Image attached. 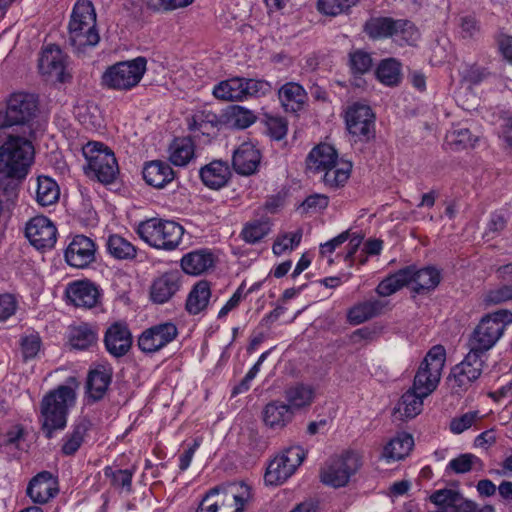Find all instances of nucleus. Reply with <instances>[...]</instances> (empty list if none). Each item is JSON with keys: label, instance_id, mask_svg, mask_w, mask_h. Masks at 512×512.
<instances>
[{"label": "nucleus", "instance_id": "nucleus-1", "mask_svg": "<svg viewBox=\"0 0 512 512\" xmlns=\"http://www.w3.org/2000/svg\"><path fill=\"white\" fill-rule=\"evenodd\" d=\"M28 134H0V176L21 180L28 174L34 159V147Z\"/></svg>", "mask_w": 512, "mask_h": 512}, {"label": "nucleus", "instance_id": "nucleus-2", "mask_svg": "<svg viewBox=\"0 0 512 512\" xmlns=\"http://www.w3.org/2000/svg\"><path fill=\"white\" fill-rule=\"evenodd\" d=\"M78 383L74 377L67 380V385H60L49 392L41 401L40 420L47 438H52L53 432L66 426L68 410L75 403V388Z\"/></svg>", "mask_w": 512, "mask_h": 512}, {"label": "nucleus", "instance_id": "nucleus-3", "mask_svg": "<svg viewBox=\"0 0 512 512\" xmlns=\"http://www.w3.org/2000/svg\"><path fill=\"white\" fill-rule=\"evenodd\" d=\"M250 499L248 485L230 483L210 489L196 512H243Z\"/></svg>", "mask_w": 512, "mask_h": 512}, {"label": "nucleus", "instance_id": "nucleus-4", "mask_svg": "<svg viewBox=\"0 0 512 512\" xmlns=\"http://www.w3.org/2000/svg\"><path fill=\"white\" fill-rule=\"evenodd\" d=\"M511 323L512 312L506 309L484 316L469 338V351L485 358L486 352L497 343L506 326Z\"/></svg>", "mask_w": 512, "mask_h": 512}, {"label": "nucleus", "instance_id": "nucleus-5", "mask_svg": "<svg viewBox=\"0 0 512 512\" xmlns=\"http://www.w3.org/2000/svg\"><path fill=\"white\" fill-rule=\"evenodd\" d=\"M37 108V99L32 94L13 93L7 100L6 108L0 109V130L17 126L22 129L21 132L31 136V121Z\"/></svg>", "mask_w": 512, "mask_h": 512}, {"label": "nucleus", "instance_id": "nucleus-6", "mask_svg": "<svg viewBox=\"0 0 512 512\" xmlns=\"http://www.w3.org/2000/svg\"><path fill=\"white\" fill-rule=\"evenodd\" d=\"M137 233L150 246L170 251L180 244L184 228L174 221L151 218L138 225Z\"/></svg>", "mask_w": 512, "mask_h": 512}, {"label": "nucleus", "instance_id": "nucleus-7", "mask_svg": "<svg viewBox=\"0 0 512 512\" xmlns=\"http://www.w3.org/2000/svg\"><path fill=\"white\" fill-rule=\"evenodd\" d=\"M446 361V351L442 345L433 346L421 362L413 381L414 392L428 397L432 394L441 379Z\"/></svg>", "mask_w": 512, "mask_h": 512}, {"label": "nucleus", "instance_id": "nucleus-8", "mask_svg": "<svg viewBox=\"0 0 512 512\" xmlns=\"http://www.w3.org/2000/svg\"><path fill=\"white\" fill-rule=\"evenodd\" d=\"M82 152L88 163L86 173L89 176L104 184L114 181L118 174V165L112 150L100 142H88L83 146Z\"/></svg>", "mask_w": 512, "mask_h": 512}, {"label": "nucleus", "instance_id": "nucleus-9", "mask_svg": "<svg viewBox=\"0 0 512 512\" xmlns=\"http://www.w3.org/2000/svg\"><path fill=\"white\" fill-rule=\"evenodd\" d=\"M146 65L147 60L144 57L116 63L104 72L102 82L110 89L129 90L140 82L146 71Z\"/></svg>", "mask_w": 512, "mask_h": 512}, {"label": "nucleus", "instance_id": "nucleus-10", "mask_svg": "<svg viewBox=\"0 0 512 512\" xmlns=\"http://www.w3.org/2000/svg\"><path fill=\"white\" fill-rule=\"evenodd\" d=\"M361 466V457L356 452H345L342 455L332 458L321 469V481L334 488L344 487L348 484Z\"/></svg>", "mask_w": 512, "mask_h": 512}, {"label": "nucleus", "instance_id": "nucleus-11", "mask_svg": "<svg viewBox=\"0 0 512 512\" xmlns=\"http://www.w3.org/2000/svg\"><path fill=\"white\" fill-rule=\"evenodd\" d=\"M484 364L485 358L469 351L463 361L451 369L447 377L451 391L456 394L467 391L482 374Z\"/></svg>", "mask_w": 512, "mask_h": 512}, {"label": "nucleus", "instance_id": "nucleus-12", "mask_svg": "<svg viewBox=\"0 0 512 512\" xmlns=\"http://www.w3.org/2000/svg\"><path fill=\"white\" fill-rule=\"evenodd\" d=\"M346 126L355 141L367 142L375 134V116L364 104H354L346 112Z\"/></svg>", "mask_w": 512, "mask_h": 512}, {"label": "nucleus", "instance_id": "nucleus-13", "mask_svg": "<svg viewBox=\"0 0 512 512\" xmlns=\"http://www.w3.org/2000/svg\"><path fill=\"white\" fill-rule=\"evenodd\" d=\"M67 59V55L57 45L50 44L42 50L39 71L48 80L66 82L71 77L67 70Z\"/></svg>", "mask_w": 512, "mask_h": 512}, {"label": "nucleus", "instance_id": "nucleus-14", "mask_svg": "<svg viewBox=\"0 0 512 512\" xmlns=\"http://www.w3.org/2000/svg\"><path fill=\"white\" fill-rule=\"evenodd\" d=\"M25 236L36 249H51L57 241V229L49 218L36 216L26 223Z\"/></svg>", "mask_w": 512, "mask_h": 512}, {"label": "nucleus", "instance_id": "nucleus-15", "mask_svg": "<svg viewBox=\"0 0 512 512\" xmlns=\"http://www.w3.org/2000/svg\"><path fill=\"white\" fill-rule=\"evenodd\" d=\"M177 335L175 324L161 323L143 331L138 339V346L144 353H155L172 342Z\"/></svg>", "mask_w": 512, "mask_h": 512}, {"label": "nucleus", "instance_id": "nucleus-16", "mask_svg": "<svg viewBox=\"0 0 512 512\" xmlns=\"http://www.w3.org/2000/svg\"><path fill=\"white\" fill-rule=\"evenodd\" d=\"M96 244L85 235H76L65 250V260L74 268L83 269L95 261Z\"/></svg>", "mask_w": 512, "mask_h": 512}, {"label": "nucleus", "instance_id": "nucleus-17", "mask_svg": "<svg viewBox=\"0 0 512 512\" xmlns=\"http://www.w3.org/2000/svg\"><path fill=\"white\" fill-rule=\"evenodd\" d=\"M67 300L75 307L93 308L100 298L98 288L89 280H78L69 283L65 290Z\"/></svg>", "mask_w": 512, "mask_h": 512}, {"label": "nucleus", "instance_id": "nucleus-18", "mask_svg": "<svg viewBox=\"0 0 512 512\" xmlns=\"http://www.w3.org/2000/svg\"><path fill=\"white\" fill-rule=\"evenodd\" d=\"M260 151L250 142L242 143L232 156V166L234 170L244 176L254 174L260 164Z\"/></svg>", "mask_w": 512, "mask_h": 512}, {"label": "nucleus", "instance_id": "nucleus-19", "mask_svg": "<svg viewBox=\"0 0 512 512\" xmlns=\"http://www.w3.org/2000/svg\"><path fill=\"white\" fill-rule=\"evenodd\" d=\"M69 43L78 53L84 52L88 47H94L100 40L96 24L84 26L78 22L70 21L68 25Z\"/></svg>", "mask_w": 512, "mask_h": 512}, {"label": "nucleus", "instance_id": "nucleus-20", "mask_svg": "<svg viewBox=\"0 0 512 512\" xmlns=\"http://www.w3.org/2000/svg\"><path fill=\"white\" fill-rule=\"evenodd\" d=\"M57 493V481L47 471L37 474L27 487L28 496L33 502L39 504L47 503Z\"/></svg>", "mask_w": 512, "mask_h": 512}, {"label": "nucleus", "instance_id": "nucleus-21", "mask_svg": "<svg viewBox=\"0 0 512 512\" xmlns=\"http://www.w3.org/2000/svg\"><path fill=\"white\" fill-rule=\"evenodd\" d=\"M338 160L335 148L327 143L314 147L306 158V169L313 175H322Z\"/></svg>", "mask_w": 512, "mask_h": 512}, {"label": "nucleus", "instance_id": "nucleus-22", "mask_svg": "<svg viewBox=\"0 0 512 512\" xmlns=\"http://www.w3.org/2000/svg\"><path fill=\"white\" fill-rule=\"evenodd\" d=\"M263 422L271 430H283L294 418L291 406L284 402L274 400L265 405L262 412Z\"/></svg>", "mask_w": 512, "mask_h": 512}, {"label": "nucleus", "instance_id": "nucleus-23", "mask_svg": "<svg viewBox=\"0 0 512 512\" xmlns=\"http://www.w3.org/2000/svg\"><path fill=\"white\" fill-rule=\"evenodd\" d=\"M104 342L111 355L121 357L129 351L132 338L130 331L125 325L115 323L106 331Z\"/></svg>", "mask_w": 512, "mask_h": 512}, {"label": "nucleus", "instance_id": "nucleus-24", "mask_svg": "<svg viewBox=\"0 0 512 512\" xmlns=\"http://www.w3.org/2000/svg\"><path fill=\"white\" fill-rule=\"evenodd\" d=\"M180 275L178 272H167L154 280L150 288V296L155 303H165L178 291Z\"/></svg>", "mask_w": 512, "mask_h": 512}, {"label": "nucleus", "instance_id": "nucleus-25", "mask_svg": "<svg viewBox=\"0 0 512 512\" xmlns=\"http://www.w3.org/2000/svg\"><path fill=\"white\" fill-rule=\"evenodd\" d=\"M175 177V173L166 162L155 160L147 163L143 169V178L155 188H163Z\"/></svg>", "mask_w": 512, "mask_h": 512}, {"label": "nucleus", "instance_id": "nucleus-26", "mask_svg": "<svg viewBox=\"0 0 512 512\" xmlns=\"http://www.w3.org/2000/svg\"><path fill=\"white\" fill-rule=\"evenodd\" d=\"M230 174L227 163L220 160L212 161L200 170L202 182L211 189H220L225 186Z\"/></svg>", "mask_w": 512, "mask_h": 512}, {"label": "nucleus", "instance_id": "nucleus-27", "mask_svg": "<svg viewBox=\"0 0 512 512\" xmlns=\"http://www.w3.org/2000/svg\"><path fill=\"white\" fill-rule=\"evenodd\" d=\"M414 266L398 270L383 279L377 286L376 292L383 297L396 293L401 288L413 283Z\"/></svg>", "mask_w": 512, "mask_h": 512}, {"label": "nucleus", "instance_id": "nucleus-28", "mask_svg": "<svg viewBox=\"0 0 512 512\" xmlns=\"http://www.w3.org/2000/svg\"><path fill=\"white\" fill-rule=\"evenodd\" d=\"M385 304L380 300H367L352 306L347 312V320L352 325L362 324L380 315Z\"/></svg>", "mask_w": 512, "mask_h": 512}, {"label": "nucleus", "instance_id": "nucleus-29", "mask_svg": "<svg viewBox=\"0 0 512 512\" xmlns=\"http://www.w3.org/2000/svg\"><path fill=\"white\" fill-rule=\"evenodd\" d=\"M426 396H420L419 393L414 392V389L410 388L404 393L394 408V415L401 421L412 419L421 413L423 408V399Z\"/></svg>", "mask_w": 512, "mask_h": 512}, {"label": "nucleus", "instance_id": "nucleus-30", "mask_svg": "<svg viewBox=\"0 0 512 512\" xmlns=\"http://www.w3.org/2000/svg\"><path fill=\"white\" fill-rule=\"evenodd\" d=\"M352 164L348 161L337 160L329 167L320 179L324 186L328 189H338L343 187L350 178Z\"/></svg>", "mask_w": 512, "mask_h": 512}, {"label": "nucleus", "instance_id": "nucleus-31", "mask_svg": "<svg viewBox=\"0 0 512 512\" xmlns=\"http://www.w3.org/2000/svg\"><path fill=\"white\" fill-rule=\"evenodd\" d=\"M279 100L287 112H297L306 101V92L297 83L284 84L278 92Z\"/></svg>", "mask_w": 512, "mask_h": 512}, {"label": "nucleus", "instance_id": "nucleus-32", "mask_svg": "<svg viewBox=\"0 0 512 512\" xmlns=\"http://www.w3.org/2000/svg\"><path fill=\"white\" fill-rule=\"evenodd\" d=\"M413 445L414 441L411 435L399 434L384 446L382 458L387 462L399 461L409 454Z\"/></svg>", "mask_w": 512, "mask_h": 512}, {"label": "nucleus", "instance_id": "nucleus-33", "mask_svg": "<svg viewBox=\"0 0 512 512\" xmlns=\"http://www.w3.org/2000/svg\"><path fill=\"white\" fill-rule=\"evenodd\" d=\"M284 395L287 401L285 404L291 406V411L294 413L296 410L309 407L314 400L315 392L309 385L296 384L288 387Z\"/></svg>", "mask_w": 512, "mask_h": 512}, {"label": "nucleus", "instance_id": "nucleus-34", "mask_svg": "<svg viewBox=\"0 0 512 512\" xmlns=\"http://www.w3.org/2000/svg\"><path fill=\"white\" fill-rule=\"evenodd\" d=\"M212 265V254L204 250L190 252L181 259L182 269L190 275H200L212 267Z\"/></svg>", "mask_w": 512, "mask_h": 512}, {"label": "nucleus", "instance_id": "nucleus-35", "mask_svg": "<svg viewBox=\"0 0 512 512\" xmlns=\"http://www.w3.org/2000/svg\"><path fill=\"white\" fill-rule=\"evenodd\" d=\"M211 297L210 285L207 281H199L186 300V309L190 314L196 315L204 310Z\"/></svg>", "mask_w": 512, "mask_h": 512}, {"label": "nucleus", "instance_id": "nucleus-36", "mask_svg": "<svg viewBox=\"0 0 512 512\" xmlns=\"http://www.w3.org/2000/svg\"><path fill=\"white\" fill-rule=\"evenodd\" d=\"M60 197L58 184L47 176H39L37 179L36 201L45 207L55 204Z\"/></svg>", "mask_w": 512, "mask_h": 512}, {"label": "nucleus", "instance_id": "nucleus-37", "mask_svg": "<svg viewBox=\"0 0 512 512\" xmlns=\"http://www.w3.org/2000/svg\"><path fill=\"white\" fill-rule=\"evenodd\" d=\"M441 281V274L435 267H425L416 270L414 267L413 284L417 293L435 289Z\"/></svg>", "mask_w": 512, "mask_h": 512}, {"label": "nucleus", "instance_id": "nucleus-38", "mask_svg": "<svg viewBox=\"0 0 512 512\" xmlns=\"http://www.w3.org/2000/svg\"><path fill=\"white\" fill-rule=\"evenodd\" d=\"M295 470L282 457H275L267 467L265 482L269 485H279L285 482Z\"/></svg>", "mask_w": 512, "mask_h": 512}, {"label": "nucleus", "instance_id": "nucleus-39", "mask_svg": "<svg viewBox=\"0 0 512 512\" xmlns=\"http://www.w3.org/2000/svg\"><path fill=\"white\" fill-rule=\"evenodd\" d=\"M111 375L105 369H95L88 375L87 391L93 400L101 399L106 393Z\"/></svg>", "mask_w": 512, "mask_h": 512}, {"label": "nucleus", "instance_id": "nucleus-40", "mask_svg": "<svg viewBox=\"0 0 512 512\" xmlns=\"http://www.w3.org/2000/svg\"><path fill=\"white\" fill-rule=\"evenodd\" d=\"M69 340L73 348L80 350L88 349L97 341V330L83 323L71 329Z\"/></svg>", "mask_w": 512, "mask_h": 512}, {"label": "nucleus", "instance_id": "nucleus-41", "mask_svg": "<svg viewBox=\"0 0 512 512\" xmlns=\"http://www.w3.org/2000/svg\"><path fill=\"white\" fill-rule=\"evenodd\" d=\"M194 156V146L189 138H177L170 145L169 160L175 166H185Z\"/></svg>", "mask_w": 512, "mask_h": 512}, {"label": "nucleus", "instance_id": "nucleus-42", "mask_svg": "<svg viewBox=\"0 0 512 512\" xmlns=\"http://www.w3.org/2000/svg\"><path fill=\"white\" fill-rule=\"evenodd\" d=\"M106 245L109 254L116 259L129 260L136 257L135 246L120 235H110Z\"/></svg>", "mask_w": 512, "mask_h": 512}, {"label": "nucleus", "instance_id": "nucleus-43", "mask_svg": "<svg viewBox=\"0 0 512 512\" xmlns=\"http://www.w3.org/2000/svg\"><path fill=\"white\" fill-rule=\"evenodd\" d=\"M242 78H231L220 82L213 89V95L221 100L236 101L243 99Z\"/></svg>", "mask_w": 512, "mask_h": 512}, {"label": "nucleus", "instance_id": "nucleus-44", "mask_svg": "<svg viewBox=\"0 0 512 512\" xmlns=\"http://www.w3.org/2000/svg\"><path fill=\"white\" fill-rule=\"evenodd\" d=\"M225 116L226 122L230 126L238 129H245L249 127L257 119L253 111L239 105L229 107Z\"/></svg>", "mask_w": 512, "mask_h": 512}, {"label": "nucleus", "instance_id": "nucleus-45", "mask_svg": "<svg viewBox=\"0 0 512 512\" xmlns=\"http://www.w3.org/2000/svg\"><path fill=\"white\" fill-rule=\"evenodd\" d=\"M376 76L384 85H397L401 80L400 63L392 58L383 60L377 67Z\"/></svg>", "mask_w": 512, "mask_h": 512}, {"label": "nucleus", "instance_id": "nucleus-46", "mask_svg": "<svg viewBox=\"0 0 512 512\" xmlns=\"http://www.w3.org/2000/svg\"><path fill=\"white\" fill-rule=\"evenodd\" d=\"M105 477L110 479V484L115 489H120L127 493L132 491V478L134 469H113L110 466L104 468Z\"/></svg>", "mask_w": 512, "mask_h": 512}, {"label": "nucleus", "instance_id": "nucleus-47", "mask_svg": "<svg viewBox=\"0 0 512 512\" xmlns=\"http://www.w3.org/2000/svg\"><path fill=\"white\" fill-rule=\"evenodd\" d=\"M477 141L478 138L466 128L454 129L446 134V144L454 150L473 148Z\"/></svg>", "mask_w": 512, "mask_h": 512}, {"label": "nucleus", "instance_id": "nucleus-48", "mask_svg": "<svg viewBox=\"0 0 512 512\" xmlns=\"http://www.w3.org/2000/svg\"><path fill=\"white\" fill-rule=\"evenodd\" d=\"M398 20L391 18H376L366 24V31L372 38L394 37Z\"/></svg>", "mask_w": 512, "mask_h": 512}, {"label": "nucleus", "instance_id": "nucleus-49", "mask_svg": "<svg viewBox=\"0 0 512 512\" xmlns=\"http://www.w3.org/2000/svg\"><path fill=\"white\" fill-rule=\"evenodd\" d=\"M360 0H318L317 9L326 16H338L348 12Z\"/></svg>", "mask_w": 512, "mask_h": 512}, {"label": "nucleus", "instance_id": "nucleus-50", "mask_svg": "<svg viewBox=\"0 0 512 512\" xmlns=\"http://www.w3.org/2000/svg\"><path fill=\"white\" fill-rule=\"evenodd\" d=\"M89 429V423L85 420L79 422L68 435L62 446V452L65 455H73L81 446L84 437Z\"/></svg>", "mask_w": 512, "mask_h": 512}, {"label": "nucleus", "instance_id": "nucleus-51", "mask_svg": "<svg viewBox=\"0 0 512 512\" xmlns=\"http://www.w3.org/2000/svg\"><path fill=\"white\" fill-rule=\"evenodd\" d=\"M76 21L84 26L96 24V12L89 0H78L73 8L70 21Z\"/></svg>", "mask_w": 512, "mask_h": 512}, {"label": "nucleus", "instance_id": "nucleus-52", "mask_svg": "<svg viewBox=\"0 0 512 512\" xmlns=\"http://www.w3.org/2000/svg\"><path fill=\"white\" fill-rule=\"evenodd\" d=\"M430 500L439 507L438 510L452 511L460 500V492L453 489L437 490L430 496Z\"/></svg>", "mask_w": 512, "mask_h": 512}, {"label": "nucleus", "instance_id": "nucleus-53", "mask_svg": "<svg viewBox=\"0 0 512 512\" xmlns=\"http://www.w3.org/2000/svg\"><path fill=\"white\" fill-rule=\"evenodd\" d=\"M269 231V221H256L245 226L242 231V236L246 242L256 243L264 238L269 233Z\"/></svg>", "mask_w": 512, "mask_h": 512}, {"label": "nucleus", "instance_id": "nucleus-54", "mask_svg": "<svg viewBox=\"0 0 512 512\" xmlns=\"http://www.w3.org/2000/svg\"><path fill=\"white\" fill-rule=\"evenodd\" d=\"M419 37L418 30L407 20H398L397 31L394 38L400 44H414Z\"/></svg>", "mask_w": 512, "mask_h": 512}, {"label": "nucleus", "instance_id": "nucleus-55", "mask_svg": "<svg viewBox=\"0 0 512 512\" xmlns=\"http://www.w3.org/2000/svg\"><path fill=\"white\" fill-rule=\"evenodd\" d=\"M373 65L369 53L363 50H356L350 53V68L354 74H364L368 72Z\"/></svg>", "mask_w": 512, "mask_h": 512}, {"label": "nucleus", "instance_id": "nucleus-56", "mask_svg": "<svg viewBox=\"0 0 512 512\" xmlns=\"http://www.w3.org/2000/svg\"><path fill=\"white\" fill-rule=\"evenodd\" d=\"M302 234L300 231L284 234L281 237L277 238L274 242L272 250L275 255H282L287 250H292L295 246H297L301 241Z\"/></svg>", "mask_w": 512, "mask_h": 512}, {"label": "nucleus", "instance_id": "nucleus-57", "mask_svg": "<svg viewBox=\"0 0 512 512\" xmlns=\"http://www.w3.org/2000/svg\"><path fill=\"white\" fill-rule=\"evenodd\" d=\"M477 462L479 459L475 455L461 454L449 462L448 468L457 474H463L469 472Z\"/></svg>", "mask_w": 512, "mask_h": 512}, {"label": "nucleus", "instance_id": "nucleus-58", "mask_svg": "<svg viewBox=\"0 0 512 512\" xmlns=\"http://www.w3.org/2000/svg\"><path fill=\"white\" fill-rule=\"evenodd\" d=\"M477 419H480L478 411H470L460 417L453 418L450 422V430L454 434H460L470 428Z\"/></svg>", "mask_w": 512, "mask_h": 512}, {"label": "nucleus", "instance_id": "nucleus-59", "mask_svg": "<svg viewBox=\"0 0 512 512\" xmlns=\"http://www.w3.org/2000/svg\"><path fill=\"white\" fill-rule=\"evenodd\" d=\"M41 348V339L37 334H31L21 339V351L25 360L37 356Z\"/></svg>", "mask_w": 512, "mask_h": 512}, {"label": "nucleus", "instance_id": "nucleus-60", "mask_svg": "<svg viewBox=\"0 0 512 512\" xmlns=\"http://www.w3.org/2000/svg\"><path fill=\"white\" fill-rule=\"evenodd\" d=\"M460 33L463 38H474L480 32V25L476 18L471 15L459 18Z\"/></svg>", "mask_w": 512, "mask_h": 512}, {"label": "nucleus", "instance_id": "nucleus-61", "mask_svg": "<svg viewBox=\"0 0 512 512\" xmlns=\"http://www.w3.org/2000/svg\"><path fill=\"white\" fill-rule=\"evenodd\" d=\"M512 299V284L490 290L485 296L488 304H499Z\"/></svg>", "mask_w": 512, "mask_h": 512}, {"label": "nucleus", "instance_id": "nucleus-62", "mask_svg": "<svg viewBox=\"0 0 512 512\" xmlns=\"http://www.w3.org/2000/svg\"><path fill=\"white\" fill-rule=\"evenodd\" d=\"M24 437V428L21 425H13L0 437L1 446H18V442Z\"/></svg>", "mask_w": 512, "mask_h": 512}, {"label": "nucleus", "instance_id": "nucleus-63", "mask_svg": "<svg viewBox=\"0 0 512 512\" xmlns=\"http://www.w3.org/2000/svg\"><path fill=\"white\" fill-rule=\"evenodd\" d=\"M286 463L294 470L303 462L305 452L300 446H292L287 448L281 455Z\"/></svg>", "mask_w": 512, "mask_h": 512}, {"label": "nucleus", "instance_id": "nucleus-64", "mask_svg": "<svg viewBox=\"0 0 512 512\" xmlns=\"http://www.w3.org/2000/svg\"><path fill=\"white\" fill-rule=\"evenodd\" d=\"M17 308V302L13 295L0 294V321H4L12 316Z\"/></svg>", "mask_w": 512, "mask_h": 512}]
</instances>
